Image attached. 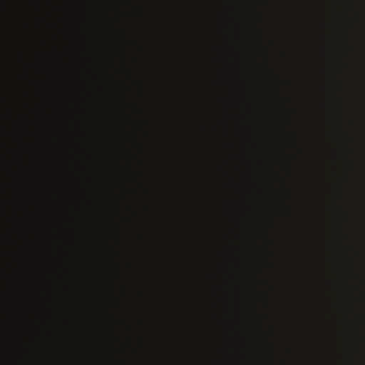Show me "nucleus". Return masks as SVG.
<instances>
[{
	"label": "nucleus",
	"instance_id": "0eeeda50",
	"mask_svg": "<svg viewBox=\"0 0 365 365\" xmlns=\"http://www.w3.org/2000/svg\"><path fill=\"white\" fill-rule=\"evenodd\" d=\"M19 344L21 345V344H22V340H21V338L19 339Z\"/></svg>",
	"mask_w": 365,
	"mask_h": 365
},
{
	"label": "nucleus",
	"instance_id": "f257e3e1",
	"mask_svg": "<svg viewBox=\"0 0 365 365\" xmlns=\"http://www.w3.org/2000/svg\"><path fill=\"white\" fill-rule=\"evenodd\" d=\"M27 43L24 40H18L15 43V54L18 66L24 67V72L19 75L21 79L29 78L28 62L26 60Z\"/></svg>",
	"mask_w": 365,
	"mask_h": 365
},
{
	"label": "nucleus",
	"instance_id": "20e7f679",
	"mask_svg": "<svg viewBox=\"0 0 365 365\" xmlns=\"http://www.w3.org/2000/svg\"><path fill=\"white\" fill-rule=\"evenodd\" d=\"M19 164L20 165L21 167L23 166V160H22V156L21 155H19Z\"/></svg>",
	"mask_w": 365,
	"mask_h": 365
},
{
	"label": "nucleus",
	"instance_id": "7ed1b4c3",
	"mask_svg": "<svg viewBox=\"0 0 365 365\" xmlns=\"http://www.w3.org/2000/svg\"><path fill=\"white\" fill-rule=\"evenodd\" d=\"M16 4H19V5H24V4H39L40 2V0H15Z\"/></svg>",
	"mask_w": 365,
	"mask_h": 365
},
{
	"label": "nucleus",
	"instance_id": "423d86ee",
	"mask_svg": "<svg viewBox=\"0 0 365 365\" xmlns=\"http://www.w3.org/2000/svg\"><path fill=\"white\" fill-rule=\"evenodd\" d=\"M46 2L49 4L53 3V0H46Z\"/></svg>",
	"mask_w": 365,
	"mask_h": 365
},
{
	"label": "nucleus",
	"instance_id": "39448f33",
	"mask_svg": "<svg viewBox=\"0 0 365 365\" xmlns=\"http://www.w3.org/2000/svg\"><path fill=\"white\" fill-rule=\"evenodd\" d=\"M19 141H20L21 144H23V140H22L21 136H20V137L19 138Z\"/></svg>",
	"mask_w": 365,
	"mask_h": 365
},
{
	"label": "nucleus",
	"instance_id": "f03ea898",
	"mask_svg": "<svg viewBox=\"0 0 365 365\" xmlns=\"http://www.w3.org/2000/svg\"><path fill=\"white\" fill-rule=\"evenodd\" d=\"M6 3L1 0V24L4 23H145V21H9L6 19Z\"/></svg>",
	"mask_w": 365,
	"mask_h": 365
}]
</instances>
